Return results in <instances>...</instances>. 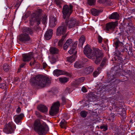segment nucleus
<instances>
[{
  "instance_id": "49",
  "label": "nucleus",
  "mask_w": 135,
  "mask_h": 135,
  "mask_svg": "<svg viewBox=\"0 0 135 135\" xmlns=\"http://www.w3.org/2000/svg\"><path fill=\"white\" fill-rule=\"evenodd\" d=\"M47 64L45 62H44L43 63V68H46V66H47Z\"/></svg>"
},
{
  "instance_id": "48",
  "label": "nucleus",
  "mask_w": 135,
  "mask_h": 135,
  "mask_svg": "<svg viewBox=\"0 0 135 135\" xmlns=\"http://www.w3.org/2000/svg\"><path fill=\"white\" fill-rule=\"evenodd\" d=\"M35 114L38 117H39L41 116L40 113L36 111L35 113Z\"/></svg>"
},
{
  "instance_id": "31",
  "label": "nucleus",
  "mask_w": 135,
  "mask_h": 135,
  "mask_svg": "<svg viewBox=\"0 0 135 135\" xmlns=\"http://www.w3.org/2000/svg\"><path fill=\"white\" fill-rule=\"evenodd\" d=\"M85 38L84 36H81L79 39L80 44L82 46L85 42Z\"/></svg>"
},
{
  "instance_id": "38",
  "label": "nucleus",
  "mask_w": 135,
  "mask_h": 135,
  "mask_svg": "<svg viewBox=\"0 0 135 135\" xmlns=\"http://www.w3.org/2000/svg\"><path fill=\"white\" fill-rule=\"evenodd\" d=\"M107 61V59L105 58H104L100 65V66H103L104 65L106 64Z\"/></svg>"
},
{
  "instance_id": "53",
  "label": "nucleus",
  "mask_w": 135,
  "mask_h": 135,
  "mask_svg": "<svg viewBox=\"0 0 135 135\" xmlns=\"http://www.w3.org/2000/svg\"><path fill=\"white\" fill-rule=\"evenodd\" d=\"M100 69V68H97V70H98V71H99V70Z\"/></svg>"
},
{
  "instance_id": "13",
  "label": "nucleus",
  "mask_w": 135,
  "mask_h": 135,
  "mask_svg": "<svg viewBox=\"0 0 135 135\" xmlns=\"http://www.w3.org/2000/svg\"><path fill=\"white\" fill-rule=\"evenodd\" d=\"M22 60L23 61H28L30 60L33 57L31 53L24 54L22 55Z\"/></svg>"
},
{
  "instance_id": "16",
  "label": "nucleus",
  "mask_w": 135,
  "mask_h": 135,
  "mask_svg": "<svg viewBox=\"0 0 135 135\" xmlns=\"http://www.w3.org/2000/svg\"><path fill=\"white\" fill-rule=\"evenodd\" d=\"M108 18L110 19L118 20L119 18V16L117 12H114L109 15L108 16Z\"/></svg>"
},
{
  "instance_id": "35",
  "label": "nucleus",
  "mask_w": 135,
  "mask_h": 135,
  "mask_svg": "<svg viewBox=\"0 0 135 135\" xmlns=\"http://www.w3.org/2000/svg\"><path fill=\"white\" fill-rule=\"evenodd\" d=\"M61 99L62 101V104L63 105L67 103L68 102H70L68 100L66 99L65 97L64 96L62 97Z\"/></svg>"
},
{
  "instance_id": "27",
  "label": "nucleus",
  "mask_w": 135,
  "mask_h": 135,
  "mask_svg": "<svg viewBox=\"0 0 135 135\" xmlns=\"http://www.w3.org/2000/svg\"><path fill=\"white\" fill-rule=\"evenodd\" d=\"M50 52L52 54H57L59 52V50L55 47H52L50 48Z\"/></svg>"
},
{
  "instance_id": "36",
  "label": "nucleus",
  "mask_w": 135,
  "mask_h": 135,
  "mask_svg": "<svg viewBox=\"0 0 135 135\" xmlns=\"http://www.w3.org/2000/svg\"><path fill=\"white\" fill-rule=\"evenodd\" d=\"M81 116L83 118L85 117L87 115V112L85 111H82L80 113Z\"/></svg>"
},
{
  "instance_id": "47",
  "label": "nucleus",
  "mask_w": 135,
  "mask_h": 135,
  "mask_svg": "<svg viewBox=\"0 0 135 135\" xmlns=\"http://www.w3.org/2000/svg\"><path fill=\"white\" fill-rule=\"evenodd\" d=\"M21 109L20 108V107H18L16 110V112L18 113H19L21 112Z\"/></svg>"
},
{
  "instance_id": "3",
  "label": "nucleus",
  "mask_w": 135,
  "mask_h": 135,
  "mask_svg": "<svg viewBox=\"0 0 135 135\" xmlns=\"http://www.w3.org/2000/svg\"><path fill=\"white\" fill-rule=\"evenodd\" d=\"M34 79V84L41 87L48 85L51 82V80L48 78L41 75L36 76Z\"/></svg>"
},
{
  "instance_id": "19",
  "label": "nucleus",
  "mask_w": 135,
  "mask_h": 135,
  "mask_svg": "<svg viewBox=\"0 0 135 135\" xmlns=\"http://www.w3.org/2000/svg\"><path fill=\"white\" fill-rule=\"evenodd\" d=\"M52 35V29L48 30L45 35V37L46 39L49 40L51 38Z\"/></svg>"
},
{
  "instance_id": "6",
  "label": "nucleus",
  "mask_w": 135,
  "mask_h": 135,
  "mask_svg": "<svg viewBox=\"0 0 135 135\" xmlns=\"http://www.w3.org/2000/svg\"><path fill=\"white\" fill-rule=\"evenodd\" d=\"M72 11L73 6L71 4H69V6L67 4L64 6L62 11L63 18L65 19L69 17Z\"/></svg>"
},
{
  "instance_id": "37",
  "label": "nucleus",
  "mask_w": 135,
  "mask_h": 135,
  "mask_svg": "<svg viewBox=\"0 0 135 135\" xmlns=\"http://www.w3.org/2000/svg\"><path fill=\"white\" fill-rule=\"evenodd\" d=\"M6 86V84L2 83L0 84V88L2 89H6L7 88Z\"/></svg>"
},
{
  "instance_id": "7",
  "label": "nucleus",
  "mask_w": 135,
  "mask_h": 135,
  "mask_svg": "<svg viewBox=\"0 0 135 135\" xmlns=\"http://www.w3.org/2000/svg\"><path fill=\"white\" fill-rule=\"evenodd\" d=\"M16 128V126L13 123L9 122L6 125L3 131L7 134H11L14 132Z\"/></svg>"
},
{
  "instance_id": "34",
  "label": "nucleus",
  "mask_w": 135,
  "mask_h": 135,
  "mask_svg": "<svg viewBox=\"0 0 135 135\" xmlns=\"http://www.w3.org/2000/svg\"><path fill=\"white\" fill-rule=\"evenodd\" d=\"M84 79H85L84 78H81L78 79L76 81V82H77V84H79L83 83L84 81Z\"/></svg>"
},
{
  "instance_id": "39",
  "label": "nucleus",
  "mask_w": 135,
  "mask_h": 135,
  "mask_svg": "<svg viewBox=\"0 0 135 135\" xmlns=\"http://www.w3.org/2000/svg\"><path fill=\"white\" fill-rule=\"evenodd\" d=\"M55 2L57 5H59V7H60V5L62 3V1L61 0H55Z\"/></svg>"
},
{
  "instance_id": "46",
  "label": "nucleus",
  "mask_w": 135,
  "mask_h": 135,
  "mask_svg": "<svg viewBox=\"0 0 135 135\" xmlns=\"http://www.w3.org/2000/svg\"><path fill=\"white\" fill-rule=\"evenodd\" d=\"M107 0H98V1L100 3H105Z\"/></svg>"
},
{
  "instance_id": "32",
  "label": "nucleus",
  "mask_w": 135,
  "mask_h": 135,
  "mask_svg": "<svg viewBox=\"0 0 135 135\" xmlns=\"http://www.w3.org/2000/svg\"><path fill=\"white\" fill-rule=\"evenodd\" d=\"M3 69L5 71H8L9 69V67L8 64H4L3 65Z\"/></svg>"
},
{
  "instance_id": "42",
  "label": "nucleus",
  "mask_w": 135,
  "mask_h": 135,
  "mask_svg": "<svg viewBox=\"0 0 135 135\" xmlns=\"http://www.w3.org/2000/svg\"><path fill=\"white\" fill-rule=\"evenodd\" d=\"M103 40V38H102L100 35L98 36V42L100 43H101L102 42Z\"/></svg>"
},
{
  "instance_id": "51",
  "label": "nucleus",
  "mask_w": 135,
  "mask_h": 135,
  "mask_svg": "<svg viewBox=\"0 0 135 135\" xmlns=\"http://www.w3.org/2000/svg\"><path fill=\"white\" fill-rule=\"evenodd\" d=\"M25 63H23L22 64L20 65V67L21 68H22L25 65Z\"/></svg>"
},
{
  "instance_id": "12",
  "label": "nucleus",
  "mask_w": 135,
  "mask_h": 135,
  "mask_svg": "<svg viewBox=\"0 0 135 135\" xmlns=\"http://www.w3.org/2000/svg\"><path fill=\"white\" fill-rule=\"evenodd\" d=\"M77 42H73L71 39H69L67 40L66 42L64 45L63 49L65 50H66L69 47H73L74 44Z\"/></svg>"
},
{
  "instance_id": "33",
  "label": "nucleus",
  "mask_w": 135,
  "mask_h": 135,
  "mask_svg": "<svg viewBox=\"0 0 135 135\" xmlns=\"http://www.w3.org/2000/svg\"><path fill=\"white\" fill-rule=\"evenodd\" d=\"M57 60V57H56L53 56L52 57L50 60V62L51 64H54L55 63Z\"/></svg>"
},
{
  "instance_id": "56",
  "label": "nucleus",
  "mask_w": 135,
  "mask_h": 135,
  "mask_svg": "<svg viewBox=\"0 0 135 135\" xmlns=\"http://www.w3.org/2000/svg\"><path fill=\"white\" fill-rule=\"evenodd\" d=\"M1 77H0V80H1Z\"/></svg>"
},
{
  "instance_id": "1",
  "label": "nucleus",
  "mask_w": 135,
  "mask_h": 135,
  "mask_svg": "<svg viewBox=\"0 0 135 135\" xmlns=\"http://www.w3.org/2000/svg\"><path fill=\"white\" fill-rule=\"evenodd\" d=\"M41 17L42 23L45 24L47 22V16L46 15H43L42 10L39 9L36 12L32 13L30 19V25H33L36 22H37L38 25L40 24Z\"/></svg>"
},
{
  "instance_id": "11",
  "label": "nucleus",
  "mask_w": 135,
  "mask_h": 135,
  "mask_svg": "<svg viewBox=\"0 0 135 135\" xmlns=\"http://www.w3.org/2000/svg\"><path fill=\"white\" fill-rule=\"evenodd\" d=\"M84 52L85 55L88 58L91 59L93 57L92 54L93 52L91 49L89 45H87L84 48Z\"/></svg>"
},
{
  "instance_id": "25",
  "label": "nucleus",
  "mask_w": 135,
  "mask_h": 135,
  "mask_svg": "<svg viewBox=\"0 0 135 135\" xmlns=\"http://www.w3.org/2000/svg\"><path fill=\"white\" fill-rule=\"evenodd\" d=\"M100 12L99 10L95 8H92L91 10V14L94 16H98Z\"/></svg>"
},
{
  "instance_id": "57",
  "label": "nucleus",
  "mask_w": 135,
  "mask_h": 135,
  "mask_svg": "<svg viewBox=\"0 0 135 135\" xmlns=\"http://www.w3.org/2000/svg\"><path fill=\"white\" fill-rule=\"evenodd\" d=\"M119 59H121L120 57H119Z\"/></svg>"
},
{
  "instance_id": "50",
  "label": "nucleus",
  "mask_w": 135,
  "mask_h": 135,
  "mask_svg": "<svg viewBox=\"0 0 135 135\" xmlns=\"http://www.w3.org/2000/svg\"><path fill=\"white\" fill-rule=\"evenodd\" d=\"M35 63V61H34L33 62H31L30 63V65L31 66H32L34 65Z\"/></svg>"
},
{
  "instance_id": "30",
  "label": "nucleus",
  "mask_w": 135,
  "mask_h": 135,
  "mask_svg": "<svg viewBox=\"0 0 135 135\" xmlns=\"http://www.w3.org/2000/svg\"><path fill=\"white\" fill-rule=\"evenodd\" d=\"M69 80V78L66 77L60 78L59 81L61 83H64L67 82Z\"/></svg>"
},
{
  "instance_id": "23",
  "label": "nucleus",
  "mask_w": 135,
  "mask_h": 135,
  "mask_svg": "<svg viewBox=\"0 0 135 135\" xmlns=\"http://www.w3.org/2000/svg\"><path fill=\"white\" fill-rule=\"evenodd\" d=\"M93 70L92 66H89L87 67L84 70V74H87L92 72Z\"/></svg>"
},
{
  "instance_id": "41",
  "label": "nucleus",
  "mask_w": 135,
  "mask_h": 135,
  "mask_svg": "<svg viewBox=\"0 0 135 135\" xmlns=\"http://www.w3.org/2000/svg\"><path fill=\"white\" fill-rule=\"evenodd\" d=\"M95 0H88V2L90 5H92L94 4Z\"/></svg>"
},
{
  "instance_id": "52",
  "label": "nucleus",
  "mask_w": 135,
  "mask_h": 135,
  "mask_svg": "<svg viewBox=\"0 0 135 135\" xmlns=\"http://www.w3.org/2000/svg\"><path fill=\"white\" fill-rule=\"evenodd\" d=\"M115 52H116V53L117 54H118V55H120V53L119 52H118V53H119V54H117V52H118L117 51V50H116Z\"/></svg>"
},
{
  "instance_id": "29",
  "label": "nucleus",
  "mask_w": 135,
  "mask_h": 135,
  "mask_svg": "<svg viewBox=\"0 0 135 135\" xmlns=\"http://www.w3.org/2000/svg\"><path fill=\"white\" fill-rule=\"evenodd\" d=\"M115 48L116 49L118 48V47L119 46H120V47H121L123 45V44L122 42H120L118 40L117 41L115 42Z\"/></svg>"
},
{
  "instance_id": "22",
  "label": "nucleus",
  "mask_w": 135,
  "mask_h": 135,
  "mask_svg": "<svg viewBox=\"0 0 135 135\" xmlns=\"http://www.w3.org/2000/svg\"><path fill=\"white\" fill-rule=\"evenodd\" d=\"M84 64L81 61H77L74 63V66L76 68L79 69L84 66Z\"/></svg>"
},
{
  "instance_id": "9",
  "label": "nucleus",
  "mask_w": 135,
  "mask_h": 135,
  "mask_svg": "<svg viewBox=\"0 0 135 135\" xmlns=\"http://www.w3.org/2000/svg\"><path fill=\"white\" fill-rule=\"evenodd\" d=\"M79 22L78 21L73 18L71 19L69 21H66L64 23L66 27L68 26L69 29L73 28L75 25L77 26H79Z\"/></svg>"
},
{
  "instance_id": "54",
  "label": "nucleus",
  "mask_w": 135,
  "mask_h": 135,
  "mask_svg": "<svg viewBox=\"0 0 135 135\" xmlns=\"http://www.w3.org/2000/svg\"><path fill=\"white\" fill-rule=\"evenodd\" d=\"M118 108V109H121V110L122 109L120 108Z\"/></svg>"
},
{
  "instance_id": "40",
  "label": "nucleus",
  "mask_w": 135,
  "mask_h": 135,
  "mask_svg": "<svg viewBox=\"0 0 135 135\" xmlns=\"http://www.w3.org/2000/svg\"><path fill=\"white\" fill-rule=\"evenodd\" d=\"M99 74V71H97L94 72L93 74V75L94 77H97Z\"/></svg>"
},
{
  "instance_id": "4",
  "label": "nucleus",
  "mask_w": 135,
  "mask_h": 135,
  "mask_svg": "<svg viewBox=\"0 0 135 135\" xmlns=\"http://www.w3.org/2000/svg\"><path fill=\"white\" fill-rule=\"evenodd\" d=\"M33 32V31L31 28L27 27H25L23 31V33L21 34L19 36V40L25 42L30 41L31 39L28 34L31 35Z\"/></svg>"
},
{
  "instance_id": "10",
  "label": "nucleus",
  "mask_w": 135,
  "mask_h": 135,
  "mask_svg": "<svg viewBox=\"0 0 135 135\" xmlns=\"http://www.w3.org/2000/svg\"><path fill=\"white\" fill-rule=\"evenodd\" d=\"M67 27L64 23L62 24L61 26L57 28L56 30V34L57 36H60L64 35L66 32Z\"/></svg>"
},
{
  "instance_id": "45",
  "label": "nucleus",
  "mask_w": 135,
  "mask_h": 135,
  "mask_svg": "<svg viewBox=\"0 0 135 135\" xmlns=\"http://www.w3.org/2000/svg\"><path fill=\"white\" fill-rule=\"evenodd\" d=\"M88 61V60L86 58H84L83 60L82 61H81L83 62L84 63V64L86 62H87Z\"/></svg>"
},
{
  "instance_id": "2",
  "label": "nucleus",
  "mask_w": 135,
  "mask_h": 135,
  "mask_svg": "<svg viewBox=\"0 0 135 135\" xmlns=\"http://www.w3.org/2000/svg\"><path fill=\"white\" fill-rule=\"evenodd\" d=\"M48 128V126L45 123H43L41 124L38 119H36L35 121L33 126L35 131L40 135L45 134V129Z\"/></svg>"
},
{
  "instance_id": "15",
  "label": "nucleus",
  "mask_w": 135,
  "mask_h": 135,
  "mask_svg": "<svg viewBox=\"0 0 135 135\" xmlns=\"http://www.w3.org/2000/svg\"><path fill=\"white\" fill-rule=\"evenodd\" d=\"M53 74L54 75L58 76L62 75L67 74V72L64 71L60 70L59 69H56L53 71Z\"/></svg>"
},
{
  "instance_id": "28",
  "label": "nucleus",
  "mask_w": 135,
  "mask_h": 135,
  "mask_svg": "<svg viewBox=\"0 0 135 135\" xmlns=\"http://www.w3.org/2000/svg\"><path fill=\"white\" fill-rule=\"evenodd\" d=\"M66 37V35L63 36L61 39L59 41L58 45L59 46L62 47V46L63 41Z\"/></svg>"
},
{
  "instance_id": "44",
  "label": "nucleus",
  "mask_w": 135,
  "mask_h": 135,
  "mask_svg": "<svg viewBox=\"0 0 135 135\" xmlns=\"http://www.w3.org/2000/svg\"><path fill=\"white\" fill-rule=\"evenodd\" d=\"M82 91L84 93H85L87 92V89L84 86H83L81 89Z\"/></svg>"
},
{
  "instance_id": "5",
  "label": "nucleus",
  "mask_w": 135,
  "mask_h": 135,
  "mask_svg": "<svg viewBox=\"0 0 135 135\" xmlns=\"http://www.w3.org/2000/svg\"><path fill=\"white\" fill-rule=\"evenodd\" d=\"M93 52L92 55L93 57L91 58L92 59H95L96 58V60L95 61V64L97 65L99 64L102 60V58L103 57V53L102 50H100L98 48H94L93 49Z\"/></svg>"
},
{
  "instance_id": "43",
  "label": "nucleus",
  "mask_w": 135,
  "mask_h": 135,
  "mask_svg": "<svg viewBox=\"0 0 135 135\" xmlns=\"http://www.w3.org/2000/svg\"><path fill=\"white\" fill-rule=\"evenodd\" d=\"M100 128L101 129H103V130L105 131L107 129V127L104 126H101L100 127Z\"/></svg>"
},
{
  "instance_id": "55",
  "label": "nucleus",
  "mask_w": 135,
  "mask_h": 135,
  "mask_svg": "<svg viewBox=\"0 0 135 135\" xmlns=\"http://www.w3.org/2000/svg\"><path fill=\"white\" fill-rule=\"evenodd\" d=\"M55 40L56 41V42H57V40Z\"/></svg>"
},
{
  "instance_id": "17",
  "label": "nucleus",
  "mask_w": 135,
  "mask_h": 135,
  "mask_svg": "<svg viewBox=\"0 0 135 135\" xmlns=\"http://www.w3.org/2000/svg\"><path fill=\"white\" fill-rule=\"evenodd\" d=\"M56 19L54 17H52L50 18L49 26L50 27H53L56 25L57 22Z\"/></svg>"
},
{
  "instance_id": "26",
  "label": "nucleus",
  "mask_w": 135,
  "mask_h": 135,
  "mask_svg": "<svg viewBox=\"0 0 135 135\" xmlns=\"http://www.w3.org/2000/svg\"><path fill=\"white\" fill-rule=\"evenodd\" d=\"M60 126L61 128L66 129L67 122L65 120L62 119L60 122Z\"/></svg>"
},
{
  "instance_id": "8",
  "label": "nucleus",
  "mask_w": 135,
  "mask_h": 135,
  "mask_svg": "<svg viewBox=\"0 0 135 135\" xmlns=\"http://www.w3.org/2000/svg\"><path fill=\"white\" fill-rule=\"evenodd\" d=\"M60 103L59 101H57L54 103L51 107L49 113L50 115L53 116L57 113L59 111Z\"/></svg>"
},
{
  "instance_id": "20",
  "label": "nucleus",
  "mask_w": 135,
  "mask_h": 135,
  "mask_svg": "<svg viewBox=\"0 0 135 135\" xmlns=\"http://www.w3.org/2000/svg\"><path fill=\"white\" fill-rule=\"evenodd\" d=\"M77 44V42H76L74 44H73V47H71L70 49L68 51V52L70 54H76L77 52L76 47Z\"/></svg>"
},
{
  "instance_id": "24",
  "label": "nucleus",
  "mask_w": 135,
  "mask_h": 135,
  "mask_svg": "<svg viewBox=\"0 0 135 135\" xmlns=\"http://www.w3.org/2000/svg\"><path fill=\"white\" fill-rule=\"evenodd\" d=\"M76 57L75 55H73L67 58V61L69 62L72 63L75 60Z\"/></svg>"
},
{
  "instance_id": "21",
  "label": "nucleus",
  "mask_w": 135,
  "mask_h": 135,
  "mask_svg": "<svg viewBox=\"0 0 135 135\" xmlns=\"http://www.w3.org/2000/svg\"><path fill=\"white\" fill-rule=\"evenodd\" d=\"M37 108V109L42 112H46L48 111L47 108L44 105L41 104L39 105L38 106Z\"/></svg>"
},
{
  "instance_id": "18",
  "label": "nucleus",
  "mask_w": 135,
  "mask_h": 135,
  "mask_svg": "<svg viewBox=\"0 0 135 135\" xmlns=\"http://www.w3.org/2000/svg\"><path fill=\"white\" fill-rule=\"evenodd\" d=\"M115 25L114 22H110L106 24V28L107 31L109 30H112L114 29L115 27Z\"/></svg>"
},
{
  "instance_id": "14",
  "label": "nucleus",
  "mask_w": 135,
  "mask_h": 135,
  "mask_svg": "<svg viewBox=\"0 0 135 135\" xmlns=\"http://www.w3.org/2000/svg\"><path fill=\"white\" fill-rule=\"evenodd\" d=\"M24 116L23 114L22 113L19 115L15 116L14 118L15 122L17 124L21 122V120Z\"/></svg>"
}]
</instances>
